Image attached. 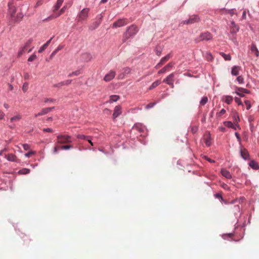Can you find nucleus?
I'll return each instance as SVG.
<instances>
[{
	"instance_id": "50",
	"label": "nucleus",
	"mask_w": 259,
	"mask_h": 259,
	"mask_svg": "<svg viewBox=\"0 0 259 259\" xmlns=\"http://www.w3.org/2000/svg\"><path fill=\"white\" fill-rule=\"evenodd\" d=\"M234 100H235V101L236 102V103H237L238 104V105H243L242 103L240 98H239L238 97H235Z\"/></svg>"
},
{
	"instance_id": "64",
	"label": "nucleus",
	"mask_w": 259,
	"mask_h": 259,
	"mask_svg": "<svg viewBox=\"0 0 259 259\" xmlns=\"http://www.w3.org/2000/svg\"><path fill=\"white\" fill-rule=\"evenodd\" d=\"M197 131V127L195 126H193L191 128V132L193 133H195Z\"/></svg>"
},
{
	"instance_id": "57",
	"label": "nucleus",
	"mask_w": 259,
	"mask_h": 259,
	"mask_svg": "<svg viewBox=\"0 0 259 259\" xmlns=\"http://www.w3.org/2000/svg\"><path fill=\"white\" fill-rule=\"evenodd\" d=\"M54 101L53 99L52 98H46L44 100V102L45 103H47L48 102H53Z\"/></svg>"
},
{
	"instance_id": "29",
	"label": "nucleus",
	"mask_w": 259,
	"mask_h": 259,
	"mask_svg": "<svg viewBox=\"0 0 259 259\" xmlns=\"http://www.w3.org/2000/svg\"><path fill=\"white\" fill-rule=\"evenodd\" d=\"M62 48H63V46H58V47L55 50H54L52 52V53L51 54L50 58L52 59L57 53V52L59 50H61Z\"/></svg>"
},
{
	"instance_id": "55",
	"label": "nucleus",
	"mask_w": 259,
	"mask_h": 259,
	"mask_svg": "<svg viewBox=\"0 0 259 259\" xmlns=\"http://www.w3.org/2000/svg\"><path fill=\"white\" fill-rule=\"evenodd\" d=\"M22 146L25 150H27L29 148V146L27 144H24L22 145Z\"/></svg>"
},
{
	"instance_id": "54",
	"label": "nucleus",
	"mask_w": 259,
	"mask_h": 259,
	"mask_svg": "<svg viewBox=\"0 0 259 259\" xmlns=\"http://www.w3.org/2000/svg\"><path fill=\"white\" fill-rule=\"evenodd\" d=\"M155 103H150L146 106V108L150 109L151 108H152L155 105Z\"/></svg>"
},
{
	"instance_id": "4",
	"label": "nucleus",
	"mask_w": 259,
	"mask_h": 259,
	"mask_svg": "<svg viewBox=\"0 0 259 259\" xmlns=\"http://www.w3.org/2000/svg\"><path fill=\"white\" fill-rule=\"evenodd\" d=\"M32 39L30 38L28 39L25 44L24 46L22 47L18 53V57H21L23 53L28 50V49L30 47L31 43L32 42Z\"/></svg>"
},
{
	"instance_id": "21",
	"label": "nucleus",
	"mask_w": 259,
	"mask_h": 259,
	"mask_svg": "<svg viewBox=\"0 0 259 259\" xmlns=\"http://www.w3.org/2000/svg\"><path fill=\"white\" fill-rule=\"evenodd\" d=\"M221 172L222 175L226 178L231 179L232 178V176L228 170L225 169H222Z\"/></svg>"
},
{
	"instance_id": "46",
	"label": "nucleus",
	"mask_w": 259,
	"mask_h": 259,
	"mask_svg": "<svg viewBox=\"0 0 259 259\" xmlns=\"http://www.w3.org/2000/svg\"><path fill=\"white\" fill-rule=\"evenodd\" d=\"M237 80L240 84H242L244 83V78L242 76H239L237 78Z\"/></svg>"
},
{
	"instance_id": "6",
	"label": "nucleus",
	"mask_w": 259,
	"mask_h": 259,
	"mask_svg": "<svg viewBox=\"0 0 259 259\" xmlns=\"http://www.w3.org/2000/svg\"><path fill=\"white\" fill-rule=\"evenodd\" d=\"M212 36L211 34L208 32H206L201 33L199 36L196 39L197 42H199L202 40H209L211 39Z\"/></svg>"
},
{
	"instance_id": "43",
	"label": "nucleus",
	"mask_w": 259,
	"mask_h": 259,
	"mask_svg": "<svg viewBox=\"0 0 259 259\" xmlns=\"http://www.w3.org/2000/svg\"><path fill=\"white\" fill-rule=\"evenodd\" d=\"M244 103L246 106V109L249 110L251 107L250 102L248 100H245Z\"/></svg>"
},
{
	"instance_id": "41",
	"label": "nucleus",
	"mask_w": 259,
	"mask_h": 259,
	"mask_svg": "<svg viewBox=\"0 0 259 259\" xmlns=\"http://www.w3.org/2000/svg\"><path fill=\"white\" fill-rule=\"evenodd\" d=\"M60 146L58 145V144L57 143V144L54 148V153L57 154L58 152V151L61 149Z\"/></svg>"
},
{
	"instance_id": "37",
	"label": "nucleus",
	"mask_w": 259,
	"mask_h": 259,
	"mask_svg": "<svg viewBox=\"0 0 259 259\" xmlns=\"http://www.w3.org/2000/svg\"><path fill=\"white\" fill-rule=\"evenodd\" d=\"M110 98L112 102H116L119 99V96L117 95H112L110 97Z\"/></svg>"
},
{
	"instance_id": "48",
	"label": "nucleus",
	"mask_w": 259,
	"mask_h": 259,
	"mask_svg": "<svg viewBox=\"0 0 259 259\" xmlns=\"http://www.w3.org/2000/svg\"><path fill=\"white\" fill-rule=\"evenodd\" d=\"M63 85H64L63 82V81H61V82H59L58 83H56V84H54L53 86L55 88H61Z\"/></svg>"
},
{
	"instance_id": "42",
	"label": "nucleus",
	"mask_w": 259,
	"mask_h": 259,
	"mask_svg": "<svg viewBox=\"0 0 259 259\" xmlns=\"http://www.w3.org/2000/svg\"><path fill=\"white\" fill-rule=\"evenodd\" d=\"M131 73V69L128 67H126L123 68V73L126 75L127 74H128Z\"/></svg>"
},
{
	"instance_id": "45",
	"label": "nucleus",
	"mask_w": 259,
	"mask_h": 259,
	"mask_svg": "<svg viewBox=\"0 0 259 259\" xmlns=\"http://www.w3.org/2000/svg\"><path fill=\"white\" fill-rule=\"evenodd\" d=\"M72 147L71 145H64L61 146L60 148L61 150H69Z\"/></svg>"
},
{
	"instance_id": "28",
	"label": "nucleus",
	"mask_w": 259,
	"mask_h": 259,
	"mask_svg": "<svg viewBox=\"0 0 259 259\" xmlns=\"http://www.w3.org/2000/svg\"><path fill=\"white\" fill-rule=\"evenodd\" d=\"M249 166L251 167L252 168L254 169H257L258 168L259 166L257 163H256L254 161L252 160L249 162Z\"/></svg>"
},
{
	"instance_id": "17",
	"label": "nucleus",
	"mask_w": 259,
	"mask_h": 259,
	"mask_svg": "<svg viewBox=\"0 0 259 259\" xmlns=\"http://www.w3.org/2000/svg\"><path fill=\"white\" fill-rule=\"evenodd\" d=\"M122 113L121 107L120 106H116L115 107L114 109V112L113 114V119H115Z\"/></svg>"
},
{
	"instance_id": "24",
	"label": "nucleus",
	"mask_w": 259,
	"mask_h": 259,
	"mask_svg": "<svg viewBox=\"0 0 259 259\" xmlns=\"http://www.w3.org/2000/svg\"><path fill=\"white\" fill-rule=\"evenodd\" d=\"M251 51L256 56L258 57L259 56V51H258L255 45L252 44Z\"/></svg>"
},
{
	"instance_id": "60",
	"label": "nucleus",
	"mask_w": 259,
	"mask_h": 259,
	"mask_svg": "<svg viewBox=\"0 0 259 259\" xmlns=\"http://www.w3.org/2000/svg\"><path fill=\"white\" fill-rule=\"evenodd\" d=\"M43 131L45 132H50L52 133L53 132V130L52 128H46L43 129Z\"/></svg>"
},
{
	"instance_id": "5",
	"label": "nucleus",
	"mask_w": 259,
	"mask_h": 259,
	"mask_svg": "<svg viewBox=\"0 0 259 259\" xmlns=\"http://www.w3.org/2000/svg\"><path fill=\"white\" fill-rule=\"evenodd\" d=\"M103 17V16L102 14L98 15L95 18V21L91 25L90 28L92 30L97 28L101 24Z\"/></svg>"
},
{
	"instance_id": "51",
	"label": "nucleus",
	"mask_w": 259,
	"mask_h": 259,
	"mask_svg": "<svg viewBox=\"0 0 259 259\" xmlns=\"http://www.w3.org/2000/svg\"><path fill=\"white\" fill-rule=\"evenodd\" d=\"M206 58L207 60L209 61H211L213 59V57L210 53L206 54Z\"/></svg>"
},
{
	"instance_id": "49",
	"label": "nucleus",
	"mask_w": 259,
	"mask_h": 259,
	"mask_svg": "<svg viewBox=\"0 0 259 259\" xmlns=\"http://www.w3.org/2000/svg\"><path fill=\"white\" fill-rule=\"evenodd\" d=\"M89 136H85L83 135H77V138L78 139H84L85 140H87Z\"/></svg>"
},
{
	"instance_id": "56",
	"label": "nucleus",
	"mask_w": 259,
	"mask_h": 259,
	"mask_svg": "<svg viewBox=\"0 0 259 259\" xmlns=\"http://www.w3.org/2000/svg\"><path fill=\"white\" fill-rule=\"evenodd\" d=\"M104 113L105 114H110L111 113V110L107 109V108H106L104 110Z\"/></svg>"
},
{
	"instance_id": "15",
	"label": "nucleus",
	"mask_w": 259,
	"mask_h": 259,
	"mask_svg": "<svg viewBox=\"0 0 259 259\" xmlns=\"http://www.w3.org/2000/svg\"><path fill=\"white\" fill-rule=\"evenodd\" d=\"M174 64L172 62H169L166 66L158 71V73H164L166 71H169L174 66Z\"/></svg>"
},
{
	"instance_id": "8",
	"label": "nucleus",
	"mask_w": 259,
	"mask_h": 259,
	"mask_svg": "<svg viewBox=\"0 0 259 259\" xmlns=\"http://www.w3.org/2000/svg\"><path fill=\"white\" fill-rule=\"evenodd\" d=\"M127 23H128V22L126 19H120L113 23L112 27L113 28L120 27L125 25L126 24H127Z\"/></svg>"
},
{
	"instance_id": "47",
	"label": "nucleus",
	"mask_w": 259,
	"mask_h": 259,
	"mask_svg": "<svg viewBox=\"0 0 259 259\" xmlns=\"http://www.w3.org/2000/svg\"><path fill=\"white\" fill-rule=\"evenodd\" d=\"M36 58V56L35 54L32 55L28 59V61L29 62H32L34 61Z\"/></svg>"
},
{
	"instance_id": "22",
	"label": "nucleus",
	"mask_w": 259,
	"mask_h": 259,
	"mask_svg": "<svg viewBox=\"0 0 259 259\" xmlns=\"http://www.w3.org/2000/svg\"><path fill=\"white\" fill-rule=\"evenodd\" d=\"M240 70V67L238 66H234L231 71V73L233 75H237L239 74V71Z\"/></svg>"
},
{
	"instance_id": "1",
	"label": "nucleus",
	"mask_w": 259,
	"mask_h": 259,
	"mask_svg": "<svg viewBox=\"0 0 259 259\" xmlns=\"http://www.w3.org/2000/svg\"><path fill=\"white\" fill-rule=\"evenodd\" d=\"M138 28L135 25L130 26L123 33L122 42H126L130 38L133 37L138 32Z\"/></svg>"
},
{
	"instance_id": "63",
	"label": "nucleus",
	"mask_w": 259,
	"mask_h": 259,
	"mask_svg": "<svg viewBox=\"0 0 259 259\" xmlns=\"http://www.w3.org/2000/svg\"><path fill=\"white\" fill-rule=\"evenodd\" d=\"M215 197L218 199H223V197L221 195V194H219V193H217V194H215L214 195Z\"/></svg>"
},
{
	"instance_id": "11",
	"label": "nucleus",
	"mask_w": 259,
	"mask_h": 259,
	"mask_svg": "<svg viewBox=\"0 0 259 259\" xmlns=\"http://www.w3.org/2000/svg\"><path fill=\"white\" fill-rule=\"evenodd\" d=\"M249 93V91L247 89L240 87L236 88V91L235 92V94L241 97H243L244 96V94H248Z\"/></svg>"
},
{
	"instance_id": "16",
	"label": "nucleus",
	"mask_w": 259,
	"mask_h": 259,
	"mask_svg": "<svg viewBox=\"0 0 259 259\" xmlns=\"http://www.w3.org/2000/svg\"><path fill=\"white\" fill-rule=\"evenodd\" d=\"M54 107H48L45 108L41 109V110L37 114H34V117H37L39 116H42L47 114L48 113L51 112Z\"/></svg>"
},
{
	"instance_id": "25",
	"label": "nucleus",
	"mask_w": 259,
	"mask_h": 259,
	"mask_svg": "<svg viewBox=\"0 0 259 259\" xmlns=\"http://www.w3.org/2000/svg\"><path fill=\"white\" fill-rule=\"evenodd\" d=\"M225 98V102L228 104H231L232 102L233 98L232 96H226L224 97Z\"/></svg>"
},
{
	"instance_id": "62",
	"label": "nucleus",
	"mask_w": 259,
	"mask_h": 259,
	"mask_svg": "<svg viewBox=\"0 0 259 259\" xmlns=\"http://www.w3.org/2000/svg\"><path fill=\"white\" fill-rule=\"evenodd\" d=\"M87 141L89 142V143L91 144V146H94V143L92 142L91 137L89 136L88 139H87Z\"/></svg>"
},
{
	"instance_id": "7",
	"label": "nucleus",
	"mask_w": 259,
	"mask_h": 259,
	"mask_svg": "<svg viewBox=\"0 0 259 259\" xmlns=\"http://www.w3.org/2000/svg\"><path fill=\"white\" fill-rule=\"evenodd\" d=\"M199 21V18L197 15H194L190 17V18L187 20L183 21L182 24H191L195 22H197Z\"/></svg>"
},
{
	"instance_id": "27",
	"label": "nucleus",
	"mask_w": 259,
	"mask_h": 259,
	"mask_svg": "<svg viewBox=\"0 0 259 259\" xmlns=\"http://www.w3.org/2000/svg\"><path fill=\"white\" fill-rule=\"evenodd\" d=\"M161 82L160 80H157L155 81H154V82L152 83V84L150 86L149 89L151 90L153 89H154L155 88H156V87H157L158 85H159L160 84Z\"/></svg>"
},
{
	"instance_id": "26",
	"label": "nucleus",
	"mask_w": 259,
	"mask_h": 259,
	"mask_svg": "<svg viewBox=\"0 0 259 259\" xmlns=\"http://www.w3.org/2000/svg\"><path fill=\"white\" fill-rule=\"evenodd\" d=\"M232 32L236 33L239 30V27L235 24L234 22H231Z\"/></svg>"
},
{
	"instance_id": "13",
	"label": "nucleus",
	"mask_w": 259,
	"mask_h": 259,
	"mask_svg": "<svg viewBox=\"0 0 259 259\" xmlns=\"http://www.w3.org/2000/svg\"><path fill=\"white\" fill-rule=\"evenodd\" d=\"M174 74L171 73L168 75L166 78L163 79V82H165L167 84L170 85L172 88L174 87Z\"/></svg>"
},
{
	"instance_id": "58",
	"label": "nucleus",
	"mask_w": 259,
	"mask_h": 259,
	"mask_svg": "<svg viewBox=\"0 0 259 259\" xmlns=\"http://www.w3.org/2000/svg\"><path fill=\"white\" fill-rule=\"evenodd\" d=\"M235 136L236 137V138L237 139L239 143H241V138H240L239 134L238 133H235Z\"/></svg>"
},
{
	"instance_id": "53",
	"label": "nucleus",
	"mask_w": 259,
	"mask_h": 259,
	"mask_svg": "<svg viewBox=\"0 0 259 259\" xmlns=\"http://www.w3.org/2000/svg\"><path fill=\"white\" fill-rule=\"evenodd\" d=\"M71 82L72 80L70 79L66 80L63 81L64 85H68L71 83Z\"/></svg>"
},
{
	"instance_id": "35",
	"label": "nucleus",
	"mask_w": 259,
	"mask_h": 259,
	"mask_svg": "<svg viewBox=\"0 0 259 259\" xmlns=\"http://www.w3.org/2000/svg\"><path fill=\"white\" fill-rule=\"evenodd\" d=\"M233 117L235 120V122L238 123V121H239V117L238 113L236 112H234L233 113Z\"/></svg>"
},
{
	"instance_id": "38",
	"label": "nucleus",
	"mask_w": 259,
	"mask_h": 259,
	"mask_svg": "<svg viewBox=\"0 0 259 259\" xmlns=\"http://www.w3.org/2000/svg\"><path fill=\"white\" fill-rule=\"evenodd\" d=\"M23 17V15L22 13H18L17 15L15 21L16 22H19L21 20L22 18Z\"/></svg>"
},
{
	"instance_id": "23",
	"label": "nucleus",
	"mask_w": 259,
	"mask_h": 259,
	"mask_svg": "<svg viewBox=\"0 0 259 259\" xmlns=\"http://www.w3.org/2000/svg\"><path fill=\"white\" fill-rule=\"evenodd\" d=\"M64 2V0H58L56 5L54 7L53 12H55L56 11H57L61 6L62 5L63 3Z\"/></svg>"
},
{
	"instance_id": "33",
	"label": "nucleus",
	"mask_w": 259,
	"mask_h": 259,
	"mask_svg": "<svg viewBox=\"0 0 259 259\" xmlns=\"http://www.w3.org/2000/svg\"><path fill=\"white\" fill-rule=\"evenodd\" d=\"M30 170L28 168H23L19 171V173L20 174L25 175L28 174L30 172Z\"/></svg>"
},
{
	"instance_id": "10",
	"label": "nucleus",
	"mask_w": 259,
	"mask_h": 259,
	"mask_svg": "<svg viewBox=\"0 0 259 259\" xmlns=\"http://www.w3.org/2000/svg\"><path fill=\"white\" fill-rule=\"evenodd\" d=\"M22 118V116L20 115H17L14 117H11L10 119V122L11 124L9 125V127L11 129H13L15 127V125L13 123L14 122L19 121Z\"/></svg>"
},
{
	"instance_id": "32",
	"label": "nucleus",
	"mask_w": 259,
	"mask_h": 259,
	"mask_svg": "<svg viewBox=\"0 0 259 259\" xmlns=\"http://www.w3.org/2000/svg\"><path fill=\"white\" fill-rule=\"evenodd\" d=\"M224 58V59L226 61H230L231 59V57L229 54H226L224 53H221L220 54Z\"/></svg>"
},
{
	"instance_id": "20",
	"label": "nucleus",
	"mask_w": 259,
	"mask_h": 259,
	"mask_svg": "<svg viewBox=\"0 0 259 259\" xmlns=\"http://www.w3.org/2000/svg\"><path fill=\"white\" fill-rule=\"evenodd\" d=\"M5 157L7 158V159L10 161L13 162H16L17 161V158L14 154H9L8 155H6Z\"/></svg>"
},
{
	"instance_id": "12",
	"label": "nucleus",
	"mask_w": 259,
	"mask_h": 259,
	"mask_svg": "<svg viewBox=\"0 0 259 259\" xmlns=\"http://www.w3.org/2000/svg\"><path fill=\"white\" fill-rule=\"evenodd\" d=\"M171 56L170 54L167 55L165 57L162 58L160 61V62L155 66V68L156 69H158L160 68L163 64H164L166 61H167L170 58Z\"/></svg>"
},
{
	"instance_id": "39",
	"label": "nucleus",
	"mask_w": 259,
	"mask_h": 259,
	"mask_svg": "<svg viewBox=\"0 0 259 259\" xmlns=\"http://www.w3.org/2000/svg\"><path fill=\"white\" fill-rule=\"evenodd\" d=\"M224 124L225 126H226L228 127H230V128L233 127V124L231 121H225L224 122Z\"/></svg>"
},
{
	"instance_id": "59",
	"label": "nucleus",
	"mask_w": 259,
	"mask_h": 259,
	"mask_svg": "<svg viewBox=\"0 0 259 259\" xmlns=\"http://www.w3.org/2000/svg\"><path fill=\"white\" fill-rule=\"evenodd\" d=\"M5 116V114L4 113V112L0 110V120L3 119L4 118Z\"/></svg>"
},
{
	"instance_id": "36",
	"label": "nucleus",
	"mask_w": 259,
	"mask_h": 259,
	"mask_svg": "<svg viewBox=\"0 0 259 259\" xmlns=\"http://www.w3.org/2000/svg\"><path fill=\"white\" fill-rule=\"evenodd\" d=\"M80 74V72L79 70H76L75 71H73L71 73H69L68 75V77H72L73 75L78 76Z\"/></svg>"
},
{
	"instance_id": "19",
	"label": "nucleus",
	"mask_w": 259,
	"mask_h": 259,
	"mask_svg": "<svg viewBox=\"0 0 259 259\" xmlns=\"http://www.w3.org/2000/svg\"><path fill=\"white\" fill-rule=\"evenodd\" d=\"M240 154L241 157L244 159H247L249 158L248 152L245 148H241L240 149Z\"/></svg>"
},
{
	"instance_id": "61",
	"label": "nucleus",
	"mask_w": 259,
	"mask_h": 259,
	"mask_svg": "<svg viewBox=\"0 0 259 259\" xmlns=\"http://www.w3.org/2000/svg\"><path fill=\"white\" fill-rule=\"evenodd\" d=\"M155 53L157 55L160 56L161 54V50L160 49L158 50L157 48L155 50Z\"/></svg>"
},
{
	"instance_id": "18",
	"label": "nucleus",
	"mask_w": 259,
	"mask_h": 259,
	"mask_svg": "<svg viewBox=\"0 0 259 259\" xmlns=\"http://www.w3.org/2000/svg\"><path fill=\"white\" fill-rule=\"evenodd\" d=\"M204 141L205 145L207 147H209L211 145V135L210 133L207 132L205 134Z\"/></svg>"
},
{
	"instance_id": "3",
	"label": "nucleus",
	"mask_w": 259,
	"mask_h": 259,
	"mask_svg": "<svg viewBox=\"0 0 259 259\" xmlns=\"http://www.w3.org/2000/svg\"><path fill=\"white\" fill-rule=\"evenodd\" d=\"M90 9L89 8H84L78 14L77 16V20L79 22L85 20L88 17V14Z\"/></svg>"
},
{
	"instance_id": "30",
	"label": "nucleus",
	"mask_w": 259,
	"mask_h": 259,
	"mask_svg": "<svg viewBox=\"0 0 259 259\" xmlns=\"http://www.w3.org/2000/svg\"><path fill=\"white\" fill-rule=\"evenodd\" d=\"M66 9V6H64L59 12L55 16H53L54 18H57L63 14Z\"/></svg>"
},
{
	"instance_id": "40",
	"label": "nucleus",
	"mask_w": 259,
	"mask_h": 259,
	"mask_svg": "<svg viewBox=\"0 0 259 259\" xmlns=\"http://www.w3.org/2000/svg\"><path fill=\"white\" fill-rule=\"evenodd\" d=\"M28 88V82H25L23 83L22 86V90L24 92H26Z\"/></svg>"
},
{
	"instance_id": "52",
	"label": "nucleus",
	"mask_w": 259,
	"mask_h": 259,
	"mask_svg": "<svg viewBox=\"0 0 259 259\" xmlns=\"http://www.w3.org/2000/svg\"><path fill=\"white\" fill-rule=\"evenodd\" d=\"M35 152L34 151H30L29 152H28V153L25 154V156L27 157H29L31 156V155L35 154Z\"/></svg>"
},
{
	"instance_id": "2",
	"label": "nucleus",
	"mask_w": 259,
	"mask_h": 259,
	"mask_svg": "<svg viewBox=\"0 0 259 259\" xmlns=\"http://www.w3.org/2000/svg\"><path fill=\"white\" fill-rule=\"evenodd\" d=\"M58 144H66L71 142V137L65 135H60L57 136Z\"/></svg>"
},
{
	"instance_id": "9",
	"label": "nucleus",
	"mask_w": 259,
	"mask_h": 259,
	"mask_svg": "<svg viewBox=\"0 0 259 259\" xmlns=\"http://www.w3.org/2000/svg\"><path fill=\"white\" fill-rule=\"evenodd\" d=\"M14 0H10L8 4L9 12L10 14H11V16L12 17H14V16L16 12V8L14 6Z\"/></svg>"
},
{
	"instance_id": "14",
	"label": "nucleus",
	"mask_w": 259,
	"mask_h": 259,
	"mask_svg": "<svg viewBox=\"0 0 259 259\" xmlns=\"http://www.w3.org/2000/svg\"><path fill=\"white\" fill-rule=\"evenodd\" d=\"M115 74V71L111 70L108 73L105 75V76L104 77V80L106 82L110 81L114 78Z\"/></svg>"
},
{
	"instance_id": "34",
	"label": "nucleus",
	"mask_w": 259,
	"mask_h": 259,
	"mask_svg": "<svg viewBox=\"0 0 259 259\" xmlns=\"http://www.w3.org/2000/svg\"><path fill=\"white\" fill-rule=\"evenodd\" d=\"M208 102V98L207 97H203L200 102V104L201 106H204Z\"/></svg>"
},
{
	"instance_id": "31",
	"label": "nucleus",
	"mask_w": 259,
	"mask_h": 259,
	"mask_svg": "<svg viewBox=\"0 0 259 259\" xmlns=\"http://www.w3.org/2000/svg\"><path fill=\"white\" fill-rule=\"evenodd\" d=\"M82 57L86 61H89L92 59V56L89 53L83 54Z\"/></svg>"
},
{
	"instance_id": "44",
	"label": "nucleus",
	"mask_w": 259,
	"mask_h": 259,
	"mask_svg": "<svg viewBox=\"0 0 259 259\" xmlns=\"http://www.w3.org/2000/svg\"><path fill=\"white\" fill-rule=\"evenodd\" d=\"M226 112V110L224 109H222L220 112L217 113V116L218 117H221L222 115H224Z\"/></svg>"
}]
</instances>
